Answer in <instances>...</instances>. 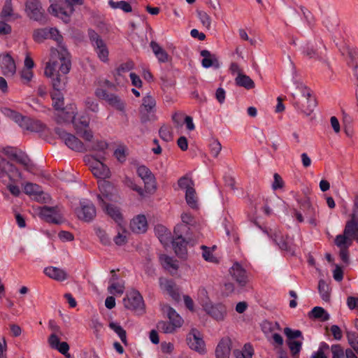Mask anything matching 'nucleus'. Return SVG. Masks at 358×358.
I'll return each instance as SVG.
<instances>
[{"instance_id": "20", "label": "nucleus", "mask_w": 358, "mask_h": 358, "mask_svg": "<svg viewBox=\"0 0 358 358\" xmlns=\"http://www.w3.org/2000/svg\"><path fill=\"white\" fill-rule=\"evenodd\" d=\"M271 238L275 245H277L281 250L286 251L292 255L294 254V248L288 241L289 236H284L280 234L274 233L271 235Z\"/></svg>"}, {"instance_id": "32", "label": "nucleus", "mask_w": 358, "mask_h": 358, "mask_svg": "<svg viewBox=\"0 0 358 358\" xmlns=\"http://www.w3.org/2000/svg\"><path fill=\"white\" fill-rule=\"evenodd\" d=\"M235 83L237 86L243 87L248 90H252L255 87L254 81L250 76L241 73L235 78Z\"/></svg>"}, {"instance_id": "36", "label": "nucleus", "mask_w": 358, "mask_h": 358, "mask_svg": "<svg viewBox=\"0 0 358 358\" xmlns=\"http://www.w3.org/2000/svg\"><path fill=\"white\" fill-rule=\"evenodd\" d=\"M156 106L155 99L150 94H147L142 99V104L139 108L147 110L148 112H155Z\"/></svg>"}, {"instance_id": "31", "label": "nucleus", "mask_w": 358, "mask_h": 358, "mask_svg": "<svg viewBox=\"0 0 358 358\" xmlns=\"http://www.w3.org/2000/svg\"><path fill=\"white\" fill-rule=\"evenodd\" d=\"M165 308L166 309V313L169 320V322L176 329L181 327L183 324V320L180 315L170 306H166Z\"/></svg>"}, {"instance_id": "63", "label": "nucleus", "mask_w": 358, "mask_h": 358, "mask_svg": "<svg viewBox=\"0 0 358 358\" xmlns=\"http://www.w3.org/2000/svg\"><path fill=\"white\" fill-rule=\"evenodd\" d=\"M136 173L142 180L148 179L153 175L152 171L145 165H141L137 167Z\"/></svg>"}, {"instance_id": "50", "label": "nucleus", "mask_w": 358, "mask_h": 358, "mask_svg": "<svg viewBox=\"0 0 358 358\" xmlns=\"http://www.w3.org/2000/svg\"><path fill=\"white\" fill-rule=\"evenodd\" d=\"M144 182L145 191L149 194H153L157 189L156 178L154 176H151L148 179L143 180Z\"/></svg>"}, {"instance_id": "62", "label": "nucleus", "mask_w": 358, "mask_h": 358, "mask_svg": "<svg viewBox=\"0 0 358 358\" xmlns=\"http://www.w3.org/2000/svg\"><path fill=\"white\" fill-rule=\"evenodd\" d=\"M159 136L164 141L169 142L172 139V133L169 127L162 125L159 129Z\"/></svg>"}, {"instance_id": "17", "label": "nucleus", "mask_w": 358, "mask_h": 358, "mask_svg": "<svg viewBox=\"0 0 358 358\" xmlns=\"http://www.w3.org/2000/svg\"><path fill=\"white\" fill-rule=\"evenodd\" d=\"M232 347L230 338L224 337L219 341L215 351L216 358H229Z\"/></svg>"}, {"instance_id": "18", "label": "nucleus", "mask_w": 358, "mask_h": 358, "mask_svg": "<svg viewBox=\"0 0 358 358\" xmlns=\"http://www.w3.org/2000/svg\"><path fill=\"white\" fill-rule=\"evenodd\" d=\"M61 50L59 52V59L61 62V64L59 67V73L66 75L71 70V62L70 59V54L68 52L66 48L64 45H59Z\"/></svg>"}, {"instance_id": "22", "label": "nucleus", "mask_w": 358, "mask_h": 358, "mask_svg": "<svg viewBox=\"0 0 358 358\" xmlns=\"http://www.w3.org/2000/svg\"><path fill=\"white\" fill-rule=\"evenodd\" d=\"M130 227L136 234L145 233L148 229L147 219L144 215H138L132 219Z\"/></svg>"}, {"instance_id": "11", "label": "nucleus", "mask_w": 358, "mask_h": 358, "mask_svg": "<svg viewBox=\"0 0 358 358\" xmlns=\"http://www.w3.org/2000/svg\"><path fill=\"white\" fill-rule=\"evenodd\" d=\"M97 200L99 205L102 208L103 210L116 223L120 224L123 222L124 217L119 207L107 203L101 196H97Z\"/></svg>"}, {"instance_id": "12", "label": "nucleus", "mask_w": 358, "mask_h": 358, "mask_svg": "<svg viewBox=\"0 0 358 358\" xmlns=\"http://www.w3.org/2000/svg\"><path fill=\"white\" fill-rule=\"evenodd\" d=\"M3 177L8 176L10 181L17 182L22 179L21 171L11 162L4 158L2 167Z\"/></svg>"}, {"instance_id": "37", "label": "nucleus", "mask_w": 358, "mask_h": 358, "mask_svg": "<svg viewBox=\"0 0 358 358\" xmlns=\"http://www.w3.org/2000/svg\"><path fill=\"white\" fill-rule=\"evenodd\" d=\"M159 261L163 268L166 270L173 268L176 271L178 268V265L176 264V261L173 260V259L169 257V255H160Z\"/></svg>"}, {"instance_id": "44", "label": "nucleus", "mask_w": 358, "mask_h": 358, "mask_svg": "<svg viewBox=\"0 0 358 358\" xmlns=\"http://www.w3.org/2000/svg\"><path fill=\"white\" fill-rule=\"evenodd\" d=\"M284 334L287 337V341H294L296 339L301 338L303 339L302 332L299 329H292L289 327L284 329Z\"/></svg>"}, {"instance_id": "25", "label": "nucleus", "mask_w": 358, "mask_h": 358, "mask_svg": "<svg viewBox=\"0 0 358 358\" xmlns=\"http://www.w3.org/2000/svg\"><path fill=\"white\" fill-rule=\"evenodd\" d=\"M155 234L163 245H168L172 240L171 231L164 225L157 224L155 227Z\"/></svg>"}, {"instance_id": "9", "label": "nucleus", "mask_w": 358, "mask_h": 358, "mask_svg": "<svg viewBox=\"0 0 358 358\" xmlns=\"http://www.w3.org/2000/svg\"><path fill=\"white\" fill-rule=\"evenodd\" d=\"M75 213L80 220L90 223L96 217V210L92 202L80 201V206L75 209Z\"/></svg>"}, {"instance_id": "59", "label": "nucleus", "mask_w": 358, "mask_h": 358, "mask_svg": "<svg viewBox=\"0 0 358 358\" xmlns=\"http://www.w3.org/2000/svg\"><path fill=\"white\" fill-rule=\"evenodd\" d=\"M49 32L47 29H37L34 31L33 38L36 42H41L48 37Z\"/></svg>"}, {"instance_id": "1", "label": "nucleus", "mask_w": 358, "mask_h": 358, "mask_svg": "<svg viewBox=\"0 0 358 358\" xmlns=\"http://www.w3.org/2000/svg\"><path fill=\"white\" fill-rule=\"evenodd\" d=\"M84 0H57L51 3L48 11L52 15L60 18L65 24L71 21V16L73 13L75 5H83Z\"/></svg>"}, {"instance_id": "2", "label": "nucleus", "mask_w": 358, "mask_h": 358, "mask_svg": "<svg viewBox=\"0 0 358 358\" xmlns=\"http://www.w3.org/2000/svg\"><path fill=\"white\" fill-rule=\"evenodd\" d=\"M296 89L299 90L301 96L305 98L307 102V106L305 107L303 104H301V102L297 100L294 94H292V103L294 108L298 113H303L306 116H309L314 111L315 107L317 105L316 98L312 94L311 90L303 85V83H296Z\"/></svg>"}, {"instance_id": "58", "label": "nucleus", "mask_w": 358, "mask_h": 358, "mask_svg": "<svg viewBox=\"0 0 358 358\" xmlns=\"http://www.w3.org/2000/svg\"><path fill=\"white\" fill-rule=\"evenodd\" d=\"M178 185L180 189H185V191H187L188 188H194L193 180L186 176H182L179 178L178 180Z\"/></svg>"}, {"instance_id": "49", "label": "nucleus", "mask_w": 358, "mask_h": 358, "mask_svg": "<svg viewBox=\"0 0 358 358\" xmlns=\"http://www.w3.org/2000/svg\"><path fill=\"white\" fill-rule=\"evenodd\" d=\"M189 230V227L186 224H177L173 229L174 236H173V239L184 238V236L187 234Z\"/></svg>"}, {"instance_id": "28", "label": "nucleus", "mask_w": 358, "mask_h": 358, "mask_svg": "<svg viewBox=\"0 0 358 358\" xmlns=\"http://www.w3.org/2000/svg\"><path fill=\"white\" fill-rule=\"evenodd\" d=\"M44 273L50 278L61 282L66 280L68 277L65 271L54 266L46 267L44 269Z\"/></svg>"}, {"instance_id": "19", "label": "nucleus", "mask_w": 358, "mask_h": 358, "mask_svg": "<svg viewBox=\"0 0 358 358\" xmlns=\"http://www.w3.org/2000/svg\"><path fill=\"white\" fill-rule=\"evenodd\" d=\"M230 271L233 278L236 280L240 287H243L248 282V276L245 269L238 262H235Z\"/></svg>"}, {"instance_id": "35", "label": "nucleus", "mask_w": 358, "mask_h": 358, "mask_svg": "<svg viewBox=\"0 0 358 358\" xmlns=\"http://www.w3.org/2000/svg\"><path fill=\"white\" fill-rule=\"evenodd\" d=\"M318 292L322 299L326 302L330 301V287L329 285L322 279L318 282Z\"/></svg>"}, {"instance_id": "4", "label": "nucleus", "mask_w": 358, "mask_h": 358, "mask_svg": "<svg viewBox=\"0 0 358 358\" xmlns=\"http://www.w3.org/2000/svg\"><path fill=\"white\" fill-rule=\"evenodd\" d=\"M54 131L71 150L80 152L87 151L84 143L75 135L68 133L63 128L58 127L54 129Z\"/></svg>"}, {"instance_id": "24", "label": "nucleus", "mask_w": 358, "mask_h": 358, "mask_svg": "<svg viewBox=\"0 0 358 358\" xmlns=\"http://www.w3.org/2000/svg\"><path fill=\"white\" fill-rule=\"evenodd\" d=\"M172 244L173 249L176 255L180 259H185L187 255V245L188 241L185 238L173 239L170 242Z\"/></svg>"}, {"instance_id": "13", "label": "nucleus", "mask_w": 358, "mask_h": 358, "mask_svg": "<svg viewBox=\"0 0 358 358\" xmlns=\"http://www.w3.org/2000/svg\"><path fill=\"white\" fill-rule=\"evenodd\" d=\"M347 55L348 66L351 67L353 75L356 78L358 86V49L355 47L347 45L343 48V55Z\"/></svg>"}, {"instance_id": "43", "label": "nucleus", "mask_w": 358, "mask_h": 358, "mask_svg": "<svg viewBox=\"0 0 358 358\" xmlns=\"http://www.w3.org/2000/svg\"><path fill=\"white\" fill-rule=\"evenodd\" d=\"M108 4L114 9L120 8L124 13H130L132 11V7L131 4L125 1H114L113 0H109Z\"/></svg>"}, {"instance_id": "39", "label": "nucleus", "mask_w": 358, "mask_h": 358, "mask_svg": "<svg viewBox=\"0 0 358 358\" xmlns=\"http://www.w3.org/2000/svg\"><path fill=\"white\" fill-rule=\"evenodd\" d=\"M134 67V62L130 60L127 62L121 64L116 69L115 71L113 72V76L115 77V80H117L118 76H122V73H127L131 70H132Z\"/></svg>"}, {"instance_id": "61", "label": "nucleus", "mask_w": 358, "mask_h": 358, "mask_svg": "<svg viewBox=\"0 0 358 358\" xmlns=\"http://www.w3.org/2000/svg\"><path fill=\"white\" fill-rule=\"evenodd\" d=\"M88 36L94 48L96 45H99V44L102 45L103 42H104L100 36L92 29H88Z\"/></svg>"}, {"instance_id": "30", "label": "nucleus", "mask_w": 358, "mask_h": 358, "mask_svg": "<svg viewBox=\"0 0 358 358\" xmlns=\"http://www.w3.org/2000/svg\"><path fill=\"white\" fill-rule=\"evenodd\" d=\"M63 90H52L50 92V97L52 100V107L55 110L63 111L64 110V99Z\"/></svg>"}, {"instance_id": "14", "label": "nucleus", "mask_w": 358, "mask_h": 358, "mask_svg": "<svg viewBox=\"0 0 358 358\" xmlns=\"http://www.w3.org/2000/svg\"><path fill=\"white\" fill-rule=\"evenodd\" d=\"M206 313L217 321H222L227 315V307L222 303H206L203 306Z\"/></svg>"}, {"instance_id": "6", "label": "nucleus", "mask_w": 358, "mask_h": 358, "mask_svg": "<svg viewBox=\"0 0 358 358\" xmlns=\"http://www.w3.org/2000/svg\"><path fill=\"white\" fill-rule=\"evenodd\" d=\"M123 303L128 310L138 312L140 314L145 313L143 298L136 289H133L127 294L126 296L123 299Z\"/></svg>"}, {"instance_id": "34", "label": "nucleus", "mask_w": 358, "mask_h": 358, "mask_svg": "<svg viewBox=\"0 0 358 358\" xmlns=\"http://www.w3.org/2000/svg\"><path fill=\"white\" fill-rule=\"evenodd\" d=\"M254 348L250 343H245L241 350L234 351L236 358H252Z\"/></svg>"}, {"instance_id": "54", "label": "nucleus", "mask_w": 358, "mask_h": 358, "mask_svg": "<svg viewBox=\"0 0 358 358\" xmlns=\"http://www.w3.org/2000/svg\"><path fill=\"white\" fill-rule=\"evenodd\" d=\"M124 185L132 189L133 191L136 192L141 196H144V190L141 187L137 185L134 179L129 177H125L124 180Z\"/></svg>"}, {"instance_id": "5", "label": "nucleus", "mask_w": 358, "mask_h": 358, "mask_svg": "<svg viewBox=\"0 0 358 358\" xmlns=\"http://www.w3.org/2000/svg\"><path fill=\"white\" fill-rule=\"evenodd\" d=\"M25 12L30 20L41 24H44L47 21V15L39 0H27Z\"/></svg>"}, {"instance_id": "29", "label": "nucleus", "mask_w": 358, "mask_h": 358, "mask_svg": "<svg viewBox=\"0 0 358 358\" xmlns=\"http://www.w3.org/2000/svg\"><path fill=\"white\" fill-rule=\"evenodd\" d=\"M308 316L310 319L314 320H319L320 322L328 321L330 318V315L328 312L320 306H315L308 313Z\"/></svg>"}, {"instance_id": "56", "label": "nucleus", "mask_w": 358, "mask_h": 358, "mask_svg": "<svg viewBox=\"0 0 358 358\" xmlns=\"http://www.w3.org/2000/svg\"><path fill=\"white\" fill-rule=\"evenodd\" d=\"M75 131H76L77 129H84L89 128L90 126V120L88 117L82 116L78 120H76L73 118L72 121Z\"/></svg>"}, {"instance_id": "53", "label": "nucleus", "mask_w": 358, "mask_h": 358, "mask_svg": "<svg viewBox=\"0 0 358 358\" xmlns=\"http://www.w3.org/2000/svg\"><path fill=\"white\" fill-rule=\"evenodd\" d=\"M157 328L159 331L164 334H172L176 330V328H175L170 322L163 320L157 322Z\"/></svg>"}, {"instance_id": "55", "label": "nucleus", "mask_w": 358, "mask_h": 358, "mask_svg": "<svg viewBox=\"0 0 358 358\" xmlns=\"http://www.w3.org/2000/svg\"><path fill=\"white\" fill-rule=\"evenodd\" d=\"M155 112H148L147 110L139 108L140 113V121L142 124H145L150 121H154L156 120V116L154 114Z\"/></svg>"}, {"instance_id": "8", "label": "nucleus", "mask_w": 358, "mask_h": 358, "mask_svg": "<svg viewBox=\"0 0 358 358\" xmlns=\"http://www.w3.org/2000/svg\"><path fill=\"white\" fill-rule=\"evenodd\" d=\"M98 187L101 196L103 200L108 201L117 202L119 199L118 190L117 187L111 182L106 180H98Z\"/></svg>"}, {"instance_id": "57", "label": "nucleus", "mask_w": 358, "mask_h": 358, "mask_svg": "<svg viewBox=\"0 0 358 358\" xmlns=\"http://www.w3.org/2000/svg\"><path fill=\"white\" fill-rule=\"evenodd\" d=\"M76 134L87 142H91L93 139L94 134L91 129L89 128L80 129L76 128Z\"/></svg>"}, {"instance_id": "60", "label": "nucleus", "mask_w": 358, "mask_h": 358, "mask_svg": "<svg viewBox=\"0 0 358 358\" xmlns=\"http://www.w3.org/2000/svg\"><path fill=\"white\" fill-rule=\"evenodd\" d=\"M197 16L203 26L209 29L211 24V18L209 15H208L205 11L197 10Z\"/></svg>"}, {"instance_id": "16", "label": "nucleus", "mask_w": 358, "mask_h": 358, "mask_svg": "<svg viewBox=\"0 0 358 358\" xmlns=\"http://www.w3.org/2000/svg\"><path fill=\"white\" fill-rule=\"evenodd\" d=\"M90 169L94 177L100 180H106L110 178L111 173L110 169L103 162H92L90 165Z\"/></svg>"}, {"instance_id": "41", "label": "nucleus", "mask_w": 358, "mask_h": 358, "mask_svg": "<svg viewBox=\"0 0 358 358\" xmlns=\"http://www.w3.org/2000/svg\"><path fill=\"white\" fill-rule=\"evenodd\" d=\"M13 15L12 0H6L0 13V18L3 20H8V18Z\"/></svg>"}, {"instance_id": "26", "label": "nucleus", "mask_w": 358, "mask_h": 358, "mask_svg": "<svg viewBox=\"0 0 358 358\" xmlns=\"http://www.w3.org/2000/svg\"><path fill=\"white\" fill-rule=\"evenodd\" d=\"M1 67L4 75L13 76L16 71V66L12 56L7 53L1 59Z\"/></svg>"}, {"instance_id": "40", "label": "nucleus", "mask_w": 358, "mask_h": 358, "mask_svg": "<svg viewBox=\"0 0 358 358\" xmlns=\"http://www.w3.org/2000/svg\"><path fill=\"white\" fill-rule=\"evenodd\" d=\"M109 327L113 329L120 337L121 341L127 345V332L118 323L111 322L109 323Z\"/></svg>"}, {"instance_id": "51", "label": "nucleus", "mask_w": 358, "mask_h": 358, "mask_svg": "<svg viewBox=\"0 0 358 358\" xmlns=\"http://www.w3.org/2000/svg\"><path fill=\"white\" fill-rule=\"evenodd\" d=\"M95 49L99 59L103 62H107L109 52L106 43L103 42L102 45H96Z\"/></svg>"}, {"instance_id": "23", "label": "nucleus", "mask_w": 358, "mask_h": 358, "mask_svg": "<svg viewBox=\"0 0 358 358\" xmlns=\"http://www.w3.org/2000/svg\"><path fill=\"white\" fill-rule=\"evenodd\" d=\"M343 234L350 238L358 235V215L352 213L350 219L346 222Z\"/></svg>"}, {"instance_id": "46", "label": "nucleus", "mask_w": 358, "mask_h": 358, "mask_svg": "<svg viewBox=\"0 0 358 358\" xmlns=\"http://www.w3.org/2000/svg\"><path fill=\"white\" fill-rule=\"evenodd\" d=\"M165 289L173 299H174L175 301L180 300V294L178 289L176 288V283L173 280H169L166 281V283L165 285Z\"/></svg>"}, {"instance_id": "52", "label": "nucleus", "mask_w": 358, "mask_h": 358, "mask_svg": "<svg viewBox=\"0 0 358 358\" xmlns=\"http://www.w3.org/2000/svg\"><path fill=\"white\" fill-rule=\"evenodd\" d=\"M64 80H66V77L62 79L61 75L57 72L55 76L52 78V90H64L66 87Z\"/></svg>"}, {"instance_id": "48", "label": "nucleus", "mask_w": 358, "mask_h": 358, "mask_svg": "<svg viewBox=\"0 0 358 358\" xmlns=\"http://www.w3.org/2000/svg\"><path fill=\"white\" fill-rule=\"evenodd\" d=\"M303 53L309 58H315L318 60L322 59V52H318L312 45L307 44L303 48Z\"/></svg>"}, {"instance_id": "21", "label": "nucleus", "mask_w": 358, "mask_h": 358, "mask_svg": "<svg viewBox=\"0 0 358 358\" xmlns=\"http://www.w3.org/2000/svg\"><path fill=\"white\" fill-rule=\"evenodd\" d=\"M200 55L203 57L201 64L203 68L208 69L213 67L214 69L220 68V62L215 55L211 54L208 50H203L200 52Z\"/></svg>"}, {"instance_id": "38", "label": "nucleus", "mask_w": 358, "mask_h": 358, "mask_svg": "<svg viewBox=\"0 0 358 358\" xmlns=\"http://www.w3.org/2000/svg\"><path fill=\"white\" fill-rule=\"evenodd\" d=\"M185 200L187 205L191 208H198L197 199L196 197V191L194 188H188L187 191H185Z\"/></svg>"}, {"instance_id": "15", "label": "nucleus", "mask_w": 358, "mask_h": 358, "mask_svg": "<svg viewBox=\"0 0 358 358\" xmlns=\"http://www.w3.org/2000/svg\"><path fill=\"white\" fill-rule=\"evenodd\" d=\"M19 126L23 129L36 133L42 132L46 128L45 124L40 120H34L24 115L23 120L20 121Z\"/></svg>"}, {"instance_id": "33", "label": "nucleus", "mask_w": 358, "mask_h": 358, "mask_svg": "<svg viewBox=\"0 0 358 358\" xmlns=\"http://www.w3.org/2000/svg\"><path fill=\"white\" fill-rule=\"evenodd\" d=\"M108 103L124 114L126 112V103L125 102L117 95L115 94H110L109 99L107 101Z\"/></svg>"}, {"instance_id": "27", "label": "nucleus", "mask_w": 358, "mask_h": 358, "mask_svg": "<svg viewBox=\"0 0 358 358\" xmlns=\"http://www.w3.org/2000/svg\"><path fill=\"white\" fill-rule=\"evenodd\" d=\"M150 46L159 63H166L169 62L170 59L169 54L159 45L158 43L155 41H152L150 43Z\"/></svg>"}, {"instance_id": "64", "label": "nucleus", "mask_w": 358, "mask_h": 358, "mask_svg": "<svg viewBox=\"0 0 358 358\" xmlns=\"http://www.w3.org/2000/svg\"><path fill=\"white\" fill-rule=\"evenodd\" d=\"M85 103L87 110L93 113H97L99 111V103L95 99L87 97L85 101Z\"/></svg>"}, {"instance_id": "47", "label": "nucleus", "mask_w": 358, "mask_h": 358, "mask_svg": "<svg viewBox=\"0 0 358 358\" xmlns=\"http://www.w3.org/2000/svg\"><path fill=\"white\" fill-rule=\"evenodd\" d=\"M287 344L289 348L292 356L294 358H299V355L302 348V341H287Z\"/></svg>"}, {"instance_id": "42", "label": "nucleus", "mask_w": 358, "mask_h": 358, "mask_svg": "<svg viewBox=\"0 0 358 358\" xmlns=\"http://www.w3.org/2000/svg\"><path fill=\"white\" fill-rule=\"evenodd\" d=\"M1 111L5 116L14 120L18 124H20L21 120H23V115L21 113L14 110H12L9 108H1Z\"/></svg>"}, {"instance_id": "3", "label": "nucleus", "mask_w": 358, "mask_h": 358, "mask_svg": "<svg viewBox=\"0 0 358 358\" xmlns=\"http://www.w3.org/2000/svg\"><path fill=\"white\" fill-rule=\"evenodd\" d=\"M4 154L9 161H14L22 165L24 169L32 173L36 169V164L32 162L29 155L21 150L13 147H7L4 149Z\"/></svg>"}, {"instance_id": "7", "label": "nucleus", "mask_w": 358, "mask_h": 358, "mask_svg": "<svg viewBox=\"0 0 358 358\" xmlns=\"http://www.w3.org/2000/svg\"><path fill=\"white\" fill-rule=\"evenodd\" d=\"M186 341L189 348L199 355H203L207 352L206 343L198 329H192L187 335Z\"/></svg>"}, {"instance_id": "45", "label": "nucleus", "mask_w": 358, "mask_h": 358, "mask_svg": "<svg viewBox=\"0 0 358 358\" xmlns=\"http://www.w3.org/2000/svg\"><path fill=\"white\" fill-rule=\"evenodd\" d=\"M335 244L341 249L349 248L352 244V240L345 234L337 235L335 238Z\"/></svg>"}, {"instance_id": "10", "label": "nucleus", "mask_w": 358, "mask_h": 358, "mask_svg": "<svg viewBox=\"0 0 358 358\" xmlns=\"http://www.w3.org/2000/svg\"><path fill=\"white\" fill-rule=\"evenodd\" d=\"M39 217L48 223L59 224L62 222V216L57 206H43L40 208Z\"/></svg>"}]
</instances>
